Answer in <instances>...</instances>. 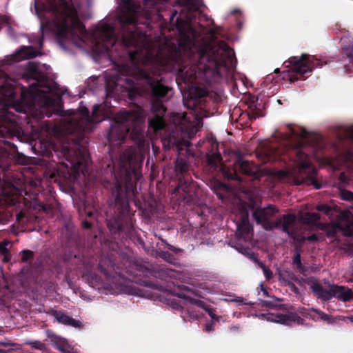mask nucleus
<instances>
[{
	"label": "nucleus",
	"mask_w": 353,
	"mask_h": 353,
	"mask_svg": "<svg viewBox=\"0 0 353 353\" xmlns=\"http://www.w3.org/2000/svg\"><path fill=\"white\" fill-rule=\"evenodd\" d=\"M121 11L117 14V21L121 26L126 24L134 23L139 20L141 14L144 15L145 19L150 18V14L148 10H142L135 5L133 0H121Z\"/></svg>",
	"instance_id": "nucleus-11"
},
{
	"label": "nucleus",
	"mask_w": 353,
	"mask_h": 353,
	"mask_svg": "<svg viewBox=\"0 0 353 353\" xmlns=\"http://www.w3.org/2000/svg\"><path fill=\"white\" fill-rule=\"evenodd\" d=\"M290 63L292 65L294 75L290 76V80L305 79L316 67H321L322 62L317 60L312 56L303 54L301 57H292Z\"/></svg>",
	"instance_id": "nucleus-9"
},
{
	"label": "nucleus",
	"mask_w": 353,
	"mask_h": 353,
	"mask_svg": "<svg viewBox=\"0 0 353 353\" xmlns=\"http://www.w3.org/2000/svg\"><path fill=\"white\" fill-rule=\"evenodd\" d=\"M352 321L353 322V319H352Z\"/></svg>",
	"instance_id": "nucleus-48"
},
{
	"label": "nucleus",
	"mask_w": 353,
	"mask_h": 353,
	"mask_svg": "<svg viewBox=\"0 0 353 353\" xmlns=\"http://www.w3.org/2000/svg\"><path fill=\"white\" fill-rule=\"evenodd\" d=\"M145 114L139 107L130 112H121L115 118L108 134V139L111 144L117 141H123L130 133L132 139L141 145L145 139V132L142 128Z\"/></svg>",
	"instance_id": "nucleus-3"
},
{
	"label": "nucleus",
	"mask_w": 353,
	"mask_h": 353,
	"mask_svg": "<svg viewBox=\"0 0 353 353\" xmlns=\"http://www.w3.org/2000/svg\"><path fill=\"white\" fill-rule=\"evenodd\" d=\"M292 152L296 154V159H294L295 167L288 172L281 171L280 176L290 175L294 178H297L299 175H305L308 178L307 180H305L303 178L301 179H297L295 182L296 184L299 185L302 183L307 184L313 183L314 182V176L316 174V170L312 165L310 159L301 149H295Z\"/></svg>",
	"instance_id": "nucleus-7"
},
{
	"label": "nucleus",
	"mask_w": 353,
	"mask_h": 353,
	"mask_svg": "<svg viewBox=\"0 0 353 353\" xmlns=\"http://www.w3.org/2000/svg\"><path fill=\"white\" fill-rule=\"evenodd\" d=\"M54 346L63 353H74L71 345L64 338L57 336L54 340Z\"/></svg>",
	"instance_id": "nucleus-22"
},
{
	"label": "nucleus",
	"mask_w": 353,
	"mask_h": 353,
	"mask_svg": "<svg viewBox=\"0 0 353 353\" xmlns=\"http://www.w3.org/2000/svg\"><path fill=\"white\" fill-rule=\"evenodd\" d=\"M340 180L343 183L346 182V176L343 173L341 174Z\"/></svg>",
	"instance_id": "nucleus-42"
},
{
	"label": "nucleus",
	"mask_w": 353,
	"mask_h": 353,
	"mask_svg": "<svg viewBox=\"0 0 353 353\" xmlns=\"http://www.w3.org/2000/svg\"><path fill=\"white\" fill-rule=\"evenodd\" d=\"M279 71V69L275 70V72H277Z\"/></svg>",
	"instance_id": "nucleus-47"
},
{
	"label": "nucleus",
	"mask_w": 353,
	"mask_h": 353,
	"mask_svg": "<svg viewBox=\"0 0 353 353\" xmlns=\"http://www.w3.org/2000/svg\"><path fill=\"white\" fill-rule=\"evenodd\" d=\"M0 345H2L5 347L12 345V344L8 343L0 342ZM0 353H6V351L2 348H0Z\"/></svg>",
	"instance_id": "nucleus-40"
},
{
	"label": "nucleus",
	"mask_w": 353,
	"mask_h": 353,
	"mask_svg": "<svg viewBox=\"0 0 353 353\" xmlns=\"http://www.w3.org/2000/svg\"><path fill=\"white\" fill-rule=\"evenodd\" d=\"M341 197L345 200H353V193L349 191H342Z\"/></svg>",
	"instance_id": "nucleus-36"
},
{
	"label": "nucleus",
	"mask_w": 353,
	"mask_h": 353,
	"mask_svg": "<svg viewBox=\"0 0 353 353\" xmlns=\"http://www.w3.org/2000/svg\"><path fill=\"white\" fill-rule=\"evenodd\" d=\"M126 81H127V82H128V83H129V84L132 83V79H126Z\"/></svg>",
	"instance_id": "nucleus-43"
},
{
	"label": "nucleus",
	"mask_w": 353,
	"mask_h": 353,
	"mask_svg": "<svg viewBox=\"0 0 353 353\" xmlns=\"http://www.w3.org/2000/svg\"><path fill=\"white\" fill-rule=\"evenodd\" d=\"M233 50L225 43L201 51L199 57V70L217 71L222 64L232 61Z\"/></svg>",
	"instance_id": "nucleus-6"
},
{
	"label": "nucleus",
	"mask_w": 353,
	"mask_h": 353,
	"mask_svg": "<svg viewBox=\"0 0 353 353\" xmlns=\"http://www.w3.org/2000/svg\"><path fill=\"white\" fill-rule=\"evenodd\" d=\"M339 229L347 236L353 234V216L350 214H344L337 223Z\"/></svg>",
	"instance_id": "nucleus-18"
},
{
	"label": "nucleus",
	"mask_w": 353,
	"mask_h": 353,
	"mask_svg": "<svg viewBox=\"0 0 353 353\" xmlns=\"http://www.w3.org/2000/svg\"><path fill=\"white\" fill-rule=\"evenodd\" d=\"M204 330L205 332H210L211 330H212V324L210 323V324H207L205 327V329Z\"/></svg>",
	"instance_id": "nucleus-41"
},
{
	"label": "nucleus",
	"mask_w": 353,
	"mask_h": 353,
	"mask_svg": "<svg viewBox=\"0 0 353 353\" xmlns=\"http://www.w3.org/2000/svg\"><path fill=\"white\" fill-rule=\"evenodd\" d=\"M299 218L305 223L315 224L319 220V216L316 213L301 212Z\"/></svg>",
	"instance_id": "nucleus-24"
},
{
	"label": "nucleus",
	"mask_w": 353,
	"mask_h": 353,
	"mask_svg": "<svg viewBox=\"0 0 353 353\" xmlns=\"http://www.w3.org/2000/svg\"><path fill=\"white\" fill-rule=\"evenodd\" d=\"M310 288L314 294L323 300H330L335 297L343 302H347L353 299V290L345 286L330 283L322 285L317 282H314Z\"/></svg>",
	"instance_id": "nucleus-8"
},
{
	"label": "nucleus",
	"mask_w": 353,
	"mask_h": 353,
	"mask_svg": "<svg viewBox=\"0 0 353 353\" xmlns=\"http://www.w3.org/2000/svg\"><path fill=\"white\" fill-rule=\"evenodd\" d=\"M115 79H116V81H119L121 80V77L118 76V77H115Z\"/></svg>",
	"instance_id": "nucleus-45"
},
{
	"label": "nucleus",
	"mask_w": 353,
	"mask_h": 353,
	"mask_svg": "<svg viewBox=\"0 0 353 353\" xmlns=\"http://www.w3.org/2000/svg\"><path fill=\"white\" fill-rule=\"evenodd\" d=\"M172 121L189 137L194 135L203 125L201 118L192 112H190L189 116L184 112L177 113L173 116Z\"/></svg>",
	"instance_id": "nucleus-12"
},
{
	"label": "nucleus",
	"mask_w": 353,
	"mask_h": 353,
	"mask_svg": "<svg viewBox=\"0 0 353 353\" xmlns=\"http://www.w3.org/2000/svg\"><path fill=\"white\" fill-rule=\"evenodd\" d=\"M141 161V157L134 148L127 149L121 157V167L125 171L128 169H134Z\"/></svg>",
	"instance_id": "nucleus-15"
},
{
	"label": "nucleus",
	"mask_w": 353,
	"mask_h": 353,
	"mask_svg": "<svg viewBox=\"0 0 353 353\" xmlns=\"http://www.w3.org/2000/svg\"><path fill=\"white\" fill-rule=\"evenodd\" d=\"M32 255V253L30 251H23L22 259L23 261H26L28 259L31 258Z\"/></svg>",
	"instance_id": "nucleus-38"
},
{
	"label": "nucleus",
	"mask_w": 353,
	"mask_h": 353,
	"mask_svg": "<svg viewBox=\"0 0 353 353\" xmlns=\"http://www.w3.org/2000/svg\"><path fill=\"white\" fill-rule=\"evenodd\" d=\"M83 224H84V226L85 228H89L90 227V224L88 222H84Z\"/></svg>",
	"instance_id": "nucleus-44"
},
{
	"label": "nucleus",
	"mask_w": 353,
	"mask_h": 353,
	"mask_svg": "<svg viewBox=\"0 0 353 353\" xmlns=\"http://www.w3.org/2000/svg\"><path fill=\"white\" fill-rule=\"evenodd\" d=\"M279 279L288 285H291L294 281H296L295 276L291 272L287 270L279 273Z\"/></svg>",
	"instance_id": "nucleus-25"
},
{
	"label": "nucleus",
	"mask_w": 353,
	"mask_h": 353,
	"mask_svg": "<svg viewBox=\"0 0 353 353\" xmlns=\"http://www.w3.org/2000/svg\"><path fill=\"white\" fill-rule=\"evenodd\" d=\"M347 137L353 141V126L347 130ZM352 161L353 162V152L347 150L345 153L342 154L336 159L329 162L331 166L334 169H338L343 162Z\"/></svg>",
	"instance_id": "nucleus-17"
},
{
	"label": "nucleus",
	"mask_w": 353,
	"mask_h": 353,
	"mask_svg": "<svg viewBox=\"0 0 353 353\" xmlns=\"http://www.w3.org/2000/svg\"><path fill=\"white\" fill-rule=\"evenodd\" d=\"M275 210L272 207L257 210L254 216L258 223L263 225L265 230H272L277 227L276 221H271L272 216L274 214Z\"/></svg>",
	"instance_id": "nucleus-13"
},
{
	"label": "nucleus",
	"mask_w": 353,
	"mask_h": 353,
	"mask_svg": "<svg viewBox=\"0 0 353 353\" xmlns=\"http://www.w3.org/2000/svg\"><path fill=\"white\" fill-rule=\"evenodd\" d=\"M35 11L41 21L43 37L55 34L63 48L65 43L72 44L101 54L108 52L117 41L114 27L107 20L100 22L92 32L85 31L77 11L65 0H49L42 9L35 4Z\"/></svg>",
	"instance_id": "nucleus-1"
},
{
	"label": "nucleus",
	"mask_w": 353,
	"mask_h": 353,
	"mask_svg": "<svg viewBox=\"0 0 353 353\" xmlns=\"http://www.w3.org/2000/svg\"><path fill=\"white\" fill-rule=\"evenodd\" d=\"M175 167H176V171L182 173V172L186 171L187 164L183 160L179 159H177V161L176 162Z\"/></svg>",
	"instance_id": "nucleus-27"
},
{
	"label": "nucleus",
	"mask_w": 353,
	"mask_h": 353,
	"mask_svg": "<svg viewBox=\"0 0 353 353\" xmlns=\"http://www.w3.org/2000/svg\"><path fill=\"white\" fill-rule=\"evenodd\" d=\"M205 310L207 311V312L208 313V314L211 317L212 322L216 321L219 320V317L216 316L214 312L211 309L206 308Z\"/></svg>",
	"instance_id": "nucleus-37"
},
{
	"label": "nucleus",
	"mask_w": 353,
	"mask_h": 353,
	"mask_svg": "<svg viewBox=\"0 0 353 353\" xmlns=\"http://www.w3.org/2000/svg\"><path fill=\"white\" fill-rule=\"evenodd\" d=\"M88 157L85 154V152H83V155L81 158L77 157V161L75 162L76 164L78 165H81L83 164H87L88 163Z\"/></svg>",
	"instance_id": "nucleus-34"
},
{
	"label": "nucleus",
	"mask_w": 353,
	"mask_h": 353,
	"mask_svg": "<svg viewBox=\"0 0 353 353\" xmlns=\"http://www.w3.org/2000/svg\"><path fill=\"white\" fill-rule=\"evenodd\" d=\"M295 221V216L293 215H285L283 217L276 223H278L277 227L281 226L283 230L286 232L288 235L291 236L294 239L295 236L293 232V225Z\"/></svg>",
	"instance_id": "nucleus-19"
},
{
	"label": "nucleus",
	"mask_w": 353,
	"mask_h": 353,
	"mask_svg": "<svg viewBox=\"0 0 353 353\" xmlns=\"http://www.w3.org/2000/svg\"><path fill=\"white\" fill-rule=\"evenodd\" d=\"M286 128L285 133H280L275 136L280 137L283 141L289 142L292 146L303 147L316 139V135L307 132L301 127L289 125L286 126Z\"/></svg>",
	"instance_id": "nucleus-10"
},
{
	"label": "nucleus",
	"mask_w": 353,
	"mask_h": 353,
	"mask_svg": "<svg viewBox=\"0 0 353 353\" xmlns=\"http://www.w3.org/2000/svg\"><path fill=\"white\" fill-rule=\"evenodd\" d=\"M262 320H266L270 322L280 323L285 325H291L293 323L299 322V317L295 314H260L256 315Z\"/></svg>",
	"instance_id": "nucleus-14"
},
{
	"label": "nucleus",
	"mask_w": 353,
	"mask_h": 353,
	"mask_svg": "<svg viewBox=\"0 0 353 353\" xmlns=\"http://www.w3.org/2000/svg\"><path fill=\"white\" fill-rule=\"evenodd\" d=\"M181 76H184V79H185V81H188V82H192L193 79H194V76L196 74V71H192L191 73L189 74L188 73V70H182L181 72Z\"/></svg>",
	"instance_id": "nucleus-28"
},
{
	"label": "nucleus",
	"mask_w": 353,
	"mask_h": 353,
	"mask_svg": "<svg viewBox=\"0 0 353 353\" xmlns=\"http://www.w3.org/2000/svg\"><path fill=\"white\" fill-rule=\"evenodd\" d=\"M3 23L10 24V19L8 17L0 16V25Z\"/></svg>",
	"instance_id": "nucleus-39"
},
{
	"label": "nucleus",
	"mask_w": 353,
	"mask_h": 353,
	"mask_svg": "<svg viewBox=\"0 0 353 353\" xmlns=\"http://www.w3.org/2000/svg\"><path fill=\"white\" fill-rule=\"evenodd\" d=\"M236 168H239L240 171L248 175H252L255 173L256 169L253 164L248 161L239 159L235 164Z\"/></svg>",
	"instance_id": "nucleus-21"
},
{
	"label": "nucleus",
	"mask_w": 353,
	"mask_h": 353,
	"mask_svg": "<svg viewBox=\"0 0 353 353\" xmlns=\"http://www.w3.org/2000/svg\"><path fill=\"white\" fill-rule=\"evenodd\" d=\"M181 38L179 41V46L172 48L169 43H165L164 46L157 48L153 47L148 41L145 35L138 32L137 31H130L128 34L122 36V42L125 46H141L143 50L140 52H130V65L122 66L119 69L121 74L123 76H132L137 79L146 80L140 74H132L136 68L145 72L153 79L157 77L150 76V74L146 72L137 65V59L140 60L143 65H157L161 67H166L171 61H178L181 56L189 57L193 53V48L195 47L194 39L196 36L195 30L192 27L189 19H187L184 26L178 27ZM165 70V68H163ZM157 79H160L159 77Z\"/></svg>",
	"instance_id": "nucleus-2"
},
{
	"label": "nucleus",
	"mask_w": 353,
	"mask_h": 353,
	"mask_svg": "<svg viewBox=\"0 0 353 353\" xmlns=\"http://www.w3.org/2000/svg\"><path fill=\"white\" fill-rule=\"evenodd\" d=\"M54 316L59 323L74 327H81L82 326L81 321L74 319L62 312H56L54 314Z\"/></svg>",
	"instance_id": "nucleus-20"
},
{
	"label": "nucleus",
	"mask_w": 353,
	"mask_h": 353,
	"mask_svg": "<svg viewBox=\"0 0 353 353\" xmlns=\"http://www.w3.org/2000/svg\"><path fill=\"white\" fill-rule=\"evenodd\" d=\"M293 263L296 265L297 268L302 270V266L301 263V256L299 253H296L293 258Z\"/></svg>",
	"instance_id": "nucleus-33"
},
{
	"label": "nucleus",
	"mask_w": 353,
	"mask_h": 353,
	"mask_svg": "<svg viewBox=\"0 0 353 353\" xmlns=\"http://www.w3.org/2000/svg\"><path fill=\"white\" fill-rule=\"evenodd\" d=\"M28 344H29L32 347L37 350H42L44 347V345L39 341H30Z\"/></svg>",
	"instance_id": "nucleus-32"
},
{
	"label": "nucleus",
	"mask_w": 353,
	"mask_h": 353,
	"mask_svg": "<svg viewBox=\"0 0 353 353\" xmlns=\"http://www.w3.org/2000/svg\"><path fill=\"white\" fill-rule=\"evenodd\" d=\"M39 46L40 48H41V46H42V40H39Z\"/></svg>",
	"instance_id": "nucleus-46"
},
{
	"label": "nucleus",
	"mask_w": 353,
	"mask_h": 353,
	"mask_svg": "<svg viewBox=\"0 0 353 353\" xmlns=\"http://www.w3.org/2000/svg\"><path fill=\"white\" fill-rule=\"evenodd\" d=\"M10 246V242H4L2 243H0V252L5 254L4 260L8 261L10 258L8 257L7 254V252L8 250V247Z\"/></svg>",
	"instance_id": "nucleus-26"
},
{
	"label": "nucleus",
	"mask_w": 353,
	"mask_h": 353,
	"mask_svg": "<svg viewBox=\"0 0 353 353\" xmlns=\"http://www.w3.org/2000/svg\"><path fill=\"white\" fill-rule=\"evenodd\" d=\"M312 311L314 312L317 314V318L323 321H328L329 316L317 309H312Z\"/></svg>",
	"instance_id": "nucleus-31"
},
{
	"label": "nucleus",
	"mask_w": 353,
	"mask_h": 353,
	"mask_svg": "<svg viewBox=\"0 0 353 353\" xmlns=\"http://www.w3.org/2000/svg\"><path fill=\"white\" fill-rule=\"evenodd\" d=\"M241 221L237 224L236 234L245 241H248L252 236V227L248 222V214L247 212L241 215Z\"/></svg>",
	"instance_id": "nucleus-16"
},
{
	"label": "nucleus",
	"mask_w": 353,
	"mask_h": 353,
	"mask_svg": "<svg viewBox=\"0 0 353 353\" xmlns=\"http://www.w3.org/2000/svg\"><path fill=\"white\" fill-rule=\"evenodd\" d=\"M259 266L263 270V274L267 279H270L272 276V272L268 269L263 263L261 262H257Z\"/></svg>",
	"instance_id": "nucleus-29"
},
{
	"label": "nucleus",
	"mask_w": 353,
	"mask_h": 353,
	"mask_svg": "<svg viewBox=\"0 0 353 353\" xmlns=\"http://www.w3.org/2000/svg\"><path fill=\"white\" fill-rule=\"evenodd\" d=\"M132 74H140L146 80L147 83L149 84L152 90L154 97L152 104V110L154 114V118L149 119V128H152L154 131L162 129L164 126L163 117L165 113V108L160 99L165 95L168 92V88L162 83L161 79L157 78L153 79L138 68L134 69Z\"/></svg>",
	"instance_id": "nucleus-5"
},
{
	"label": "nucleus",
	"mask_w": 353,
	"mask_h": 353,
	"mask_svg": "<svg viewBox=\"0 0 353 353\" xmlns=\"http://www.w3.org/2000/svg\"><path fill=\"white\" fill-rule=\"evenodd\" d=\"M316 209L319 211H322L325 214L327 215H330L332 214V210L330 207L326 205H320L316 207Z\"/></svg>",
	"instance_id": "nucleus-30"
},
{
	"label": "nucleus",
	"mask_w": 353,
	"mask_h": 353,
	"mask_svg": "<svg viewBox=\"0 0 353 353\" xmlns=\"http://www.w3.org/2000/svg\"><path fill=\"white\" fill-rule=\"evenodd\" d=\"M99 108V105H94L92 117L90 119L88 114L85 107L80 105L79 110H69L61 119V124L54 125L53 127L46 126L50 135L59 138L66 134L79 131H90L92 124L100 120L97 119V114Z\"/></svg>",
	"instance_id": "nucleus-4"
},
{
	"label": "nucleus",
	"mask_w": 353,
	"mask_h": 353,
	"mask_svg": "<svg viewBox=\"0 0 353 353\" xmlns=\"http://www.w3.org/2000/svg\"><path fill=\"white\" fill-rule=\"evenodd\" d=\"M341 43L346 54L351 59L350 61L353 70V37L343 38Z\"/></svg>",
	"instance_id": "nucleus-23"
},
{
	"label": "nucleus",
	"mask_w": 353,
	"mask_h": 353,
	"mask_svg": "<svg viewBox=\"0 0 353 353\" xmlns=\"http://www.w3.org/2000/svg\"><path fill=\"white\" fill-rule=\"evenodd\" d=\"M85 276L87 278V279L88 280V281L90 283V284L93 286V287H96L95 285V282L96 283H98V278L96 275L94 274H90V275H85Z\"/></svg>",
	"instance_id": "nucleus-35"
}]
</instances>
